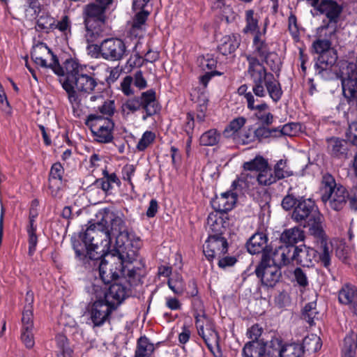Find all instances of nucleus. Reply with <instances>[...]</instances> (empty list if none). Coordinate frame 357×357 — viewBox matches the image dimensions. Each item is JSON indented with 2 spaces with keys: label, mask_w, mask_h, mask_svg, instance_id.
<instances>
[{
  "label": "nucleus",
  "mask_w": 357,
  "mask_h": 357,
  "mask_svg": "<svg viewBox=\"0 0 357 357\" xmlns=\"http://www.w3.org/2000/svg\"><path fill=\"white\" fill-rule=\"evenodd\" d=\"M149 12L145 10L138 11L132 23V26L130 29V33L135 37H141L143 31L145 29L146 21L149 15Z\"/></svg>",
  "instance_id": "c756f323"
},
{
  "label": "nucleus",
  "mask_w": 357,
  "mask_h": 357,
  "mask_svg": "<svg viewBox=\"0 0 357 357\" xmlns=\"http://www.w3.org/2000/svg\"><path fill=\"white\" fill-rule=\"evenodd\" d=\"M105 9L98 4H88L84 9L85 38L88 43L93 42L103 31Z\"/></svg>",
  "instance_id": "6e6552de"
},
{
  "label": "nucleus",
  "mask_w": 357,
  "mask_h": 357,
  "mask_svg": "<svg viewBox=\"0 0 357 357\" xmlns=\"http://www.w3.org/2000/svg\"><path fill=\"white\" fill-rule=\"evenodd\" d=\"M338 300L340 303L349 306L353 313L357 316V287L347 284L339 291Z\"/></svg>",
  "instance_id": "4be33fe9"
},
{
  "label": "nucleus",
  "mask_w": 357,
  "mask_h": 357,
  "mask_svg": "<svg viewBox=\"0 0 357 357\" xmlns=\"http://www.w3.org/2000/svg\"><path fill=\"white\" fill-rule=\"evenodd\" d=\"M94 139L100 143H109L113 139L114 123L109 117L100 114H91L86 121Z\"/></svg>",
  "instance_id": "9d476101"
},
{
  "label": "nucleus",
  "mask_w": 357,
  "mask_h": 357,
  "mask_svg": "<svg viewBox=\"0 0 357 357\" xmlns=\"http://www.w3.org/2000/svg\"><path fill=\"white\" fill-rule=\"evenodd\" d=\"M256 183H257V177L248 172H243L236 180L233 181L231 187L234 190L239 187L242 190L251 191L255 189Z\"/></svg>",
  "instance_id": "2f4dec72"
},
{
  "label": "nucleus",
  "mask_w": 357,
  "mask_h": 357,
  "mask_svg": "<svg viewBox=\"0 0 357 357\" xmlns=\"http://www.w3.org/2000/svg\"><path fill=\"white\" fill-rule=\"evenodd\" d=\"M265 35H256L253 38V55H247L248 61V73L250 75L254 85L252 91L259 98L265 97L266 89L270 97L275 102L279 100L282 94L280 84L271 73H268L264 66L258 61L257 57L261 59L268 53H271L267 43L264 39Z\"/></svg>",
  "instance_id": "7ed1b4c3"
},
{
  "label": "nucleus",
  "mask_w": 357,
  "mask_h": 357,
  "mask_svg": "<svg viewBox=\"0 0 357 357\" xmlns=\"http://www.w3.org/2000/svg\"><path fill=\"white\" fill-rule=\"evenodd\" d=\"M225 222L221 217L220 212L215 211L211 213L207 218V227L212 235L221 236L225 230Z\"/></svg>",
  "instance_id": "7c9ffc66"
},
{
  "label": "nucleus",
  "mask_w": 357,
  "mask_h": 357,
  "mask_svg": "<svg viewBox=\"0 0 357 357\" xmlns=\"http://www.w3.org/2000/svg\"><path fill=\"white\" fill-rule=\"evenodd\" d=\"M269 351L276 349L278 357H303V347L299 344H290L282 347V342L278 337H273L269 344H266Z\"/></svg>",
  "instance_id": "a211bd4d"
},
{
  "label": "nucleus",
  "mask_w": 357,
  "mask_h": 357,
  "mask_svg": "<svg viewBox=\"0 0 357 357\" xmlns=\"http://www.w3.org/2000/svg\"><path fill=\"white\" fill-rule=\"evenodd\" d=\"M301 129V126L296 123H287L279 130H274L273 132H279L281 135L294 136Z\"/></svg>",
  "instance_id": "864d4df0"
},
{
  "label": "nucleus",
  "mask_w": 357,
  "mask_h": 357,
  "mask_svg": "<svg viewBox=\"0 0 357 357\" xmlns=\"http://www.w3.org/2000/svg\"><path fill=\"white\" fill-rule=\"evenodd\" d=\"M86 291L90 299L88 314L94 326H100L107 320L114 307L105 300V290L100 285V280L91 282Z\"/></svg>",
  "instance_id": "39448f33"
},
{
  "label": "nucleus",
  "mask_w": 357,
  "mask_h": 357,
  "mask_svg": "<svg viewBox=\"0 0 357 357\" xmlns=\"http://www.w3.org/2000/svg\"><path fill=\"white\" fill-rule=\"evenodd\" d=\"M248 86L245 84L241 85L238 89V93L241 96H244L246 102L247 106L248 109L253 108V103H255L257 100H255L254 95L251 91H248Z\"/></svg>",
  "instance_id": "13d9d810"
},
{
  "label": "nucleus",
  "mask_w": 357,
  "mask_h": 357,
  "mask_svg": "<svg viewBox=\"0 0 357 357\" xmlns=\"http://www.w3.org/2000/svg\"><path fill=\"white\" fill-rule=\"evenodd\" d=\"M316 303L312 301L306 304L303 309L304 319L310 324L312 325L317 314L316 310Z\"/></svg>",
  "instance_id": "6e6d98bb"
},
{
  "label": "nucleus",
  "mask_w": 357,
  "mask_h": 357,
  "mask_svg": "<svg viewBox=\"0 0 357 357\" xmlns=\"http://www.w3.org/2000/svg\"><path fill=\"white\" fill-rule=\"evenodd\" d=\"M244 357H278L275 349L271 351L267 349L266 344L262 342H248L243 349Z\"/></svg>",
  "instance_id": "412c9836"
},
{
  "label": "nucleus",
  "mask_w": 357,
  "mask_h": 357,
  "mask_svg": "<svg viewBox=\"0 0 357 357\" xmlns=\"http://www.w3.org/2000/svg\"><path fill=\"white\" fill-rule=\"evenodd\" d=\"M103 257L99 264L100 278H95L92 282L96 280H100V285L107 284L113 281L121 280V275L123 274V264L128 262L121 256H117L116 253L110 251L105 252L99 259Z\"/></svg>",
  "instance_id": "423d86ee"
},
{
  "label": "nucleus",
  "mask_w": 357,
  "mask_h": 357,
  "mask_svg": "<svg viewBox=\"0 0 357 357\" xmlns=\"http://www.w3.org/2000/svg\"><path fill=\"white\" fill-rule=\"evenodd\" d=\"M197 62L201 70L206 72L213 71L217 63L216 60L208 54L199 57Z\"/></svg>",
  "instance_id": "3c124183"
},
{
  "label": "nucleus",
  "mask_w": 357,
  "mask_h": 357,
  "mask_svg": "<svg viewBox=\"0 0 357 357\" xmlns=\"http://www.w3.org/2000/svg\"><path fill=\"white\" fill-rule=\"evenodd\" d=\"M195 316L198 333L211 349L213 344L217 342V333L204 316L199 314H195Z\"/></svg>",
  "instance_id": "aec40b11"
},
{
  "label": "nucleus",
  "mask_w": 357,
  "mask_h": 357,
  "mask_svg": "<svg viewBox=\"0 0 357 357\" xmlns=\"http://www.w3.org/2000/svg\"><path fill=\"white\" fill-rule=\"evenodd\" d=\"M71 26V22L67 15H64L61 17L60 21L55 22L54 29H57L61 32L66 33L70 31Z\"/></svg>",
  "instance_id": "680f3d73"
},
{
  "label": "nucleus",
  "mask_w": 357,
  "mask_h": 357,
  "mask_svg": "<svg viewBox=\"0 0 357 357\" xmlns=\"http://www.w3.org/2000/svg\"><path fill=\"white\" fill-rule=\"evenodd\" d=\"M262 333V328L257 324H255L248 331L247 335L252 340L250 342H262L264 344H269L270 341H264V339H259Z\"/></svg>",
  "instance_id": "4d7b16f0"
},
{
  "label": "nucleus",
  "mask_w": 357,
  "mask_h": 357,
  "mask_svg": "<svg viewBox=\"0 0 357 357\" xmlns=\"http://www.w3.org/2000/svg\"><path fill=\"white\" fill-rule=\"evenodd\" d=\"M298 201L294 196L288 195L283 198L282 206L284 209L288 211L293 208H294Z\"/></svg>",
  "instance_id": "774afa93"
},
{
  "label": "nucleus",
  "mask_w": 357,
  "mask_h": 357,
  "mask_svg": "<svg viewBox=\"0 0 357 357\" xmlns=\"http://www.w3.org/2000/svg\"><path fill=\"white\" fill-rule=\"evenodd\" d=\"M88 49L93 56L112 61L121 60L127 52L124 42L116 38L105 39L99 45H89Z\"/></svg>",
  "instance_id": "1a4fd4ad"
},
{
  "label": "nucleus",
  "mask_w": 357,
  "mask_h": 357,
  "mask_svg": "<svg viewBox=\"0 0 357 357\" xmlns=\"http://www.w3.org/2000/svg\"><path fill=\"white\" fill-rule=\"evenodd\" d=\"M169 288L176 295H181L185 290V284L181 275L176 274L167 282Z\"/></svg>",
  "instance_id": "49530a36"
},
{
  "label": "nucleus",
  "mask_w": 357,
  "mask_h": 357,
  "mask_svg": "<svg viewBox=\"0 0 357 357\" xmlns=\"http://www.w3.org/2000/svg\"><path fill=\"white\" fill-rule=\"evenodd\" d=\"M90 69V67L82 65L73 59H66L63 64L66 76L61 84L76 116H79L82 113L84 98L91 96L90 100L94 102L102 98L103 84Z\"/></svg>",
  "instance_id": "f03ea898"
},
{
  "label": "nucleus",
  "mask_w": 357,
  "mask_h": 357,
  "mask_svg": "<svg viewBox=\"0 0 357 357\" xmlns=\"http://www.w3.org/2000/svg\"><path fill=\"white\" fill-rule=\"evenodd\" d=\"M331 46V42L326 39L317 40L313 43L315 52L319 54L315 64L319 73L326 71L336 62V53Z\"/></svg>",
  "instance_id": "ddd939ff"
},
{
  "label": "nucleus",
  "mask_w": 357,
  "mask_h": 357,
  "mask_svg": "<svg viewBox=\"0 0 357 357\" xmlns=\"http://www.w3.org/2000/svg\"><path fill=\"white\" fill-rule=\"evenodd\" d=\"M102 287L105 290V300L114 308L124 301L128 294V287L124 278L115 281L108 289L107 284H103Z\"/></svg>",
  "instance_id": "f3484780"
},
{
  "label": "nucleus",
  "mask_w": 357,
  "mask_h": 357,
  "mask_svg": "<svg viewBox=\"0 0 357 357\" xmlns=\"http://www.w3.org/2000/svg\"><path fill=\"white\" fill-rule=\"evenodd\" d=\"M114 102L113 100L105 101L104 104L99 108L100 113L103 115L111 116L114 112Z\"/></svg>",
  "instance_id": "69168bd1"
},
{
  "label": "nucleus",
  "mask_w": 357,
  "mask_h": 357,
  "mask_svg": "<svg viewBox=\"0 0 357 357\" xmlns=\"http://www.w3.org/2000/svg\"><path fill=\"white\" fill-rule=\"evenodd\" d=\"M328 149L332 155L339 158L346 155L347 149L343 140L332 138L328 142Z\"/></svg>",
  "instance_id": "58836bf2"
},
{
  "label": "nucleus",
  "mask_w": 357,
  "mask_h": 357,
  "mask_svg": "<svg viewBox=\"0 0 357 357\" xmlns=\"http://www.w3.org/2000/svg\"><path fill=\"white\" fill-rule=\"evenodd\" d=\"M36 215V214H33L32 212L30 213L29 225L27 228L29 255H32L34 253L38 243V238L36 235V226L34 224Z\"/></svg>",
  "instance_id": "c9c22d12"
},
{
  "label": "nucleus",
  "mask_w": 357,
  "mask_h": 357,
  "mask_svg": "<svg viewBox=\"0 0 357 357\" xmlns=\"http://www.w3.org/2000/svg\"><path fill=\"white\" fill-rule=\"evenodd\" d=\"M321 199L326 207L334 211L341 210L349 197L347 189L340 184H337L331 175H325L322 180Z\"/></svg>",
  "instance_id": "0eeeda50"
},
{
  "label": "nucleus",
  "mask_w": 357,
  "mask_h": 357,
  "mask_svg": "<svg viewBox=\"0 0 357 357\" xmlns=\"http://www.w3.org/2000/svg\"><path fill=\"white\" fill-rule=\"evenodd\" d=\"M294 249L293 246L288 245L279 246L271 254L273 264L278 267L289 264L294 260Z\"/></svg>",
  "instance_id": "5701e85b"
},
{
  "label": "nucleus",
  "mask_w": 357,
  "mask_h": 357,
  "mask_svg": "<svg viewBox=\"0 0 357 357\" xmlns=\"http://www.w3.org/2000/svg\"><path fill=\"white\" fill-rule=\"evenodd\" d=\"M135 172V167L133 165L128 164L122 169V178L124 181H128L132 189L134 188V185L132 182V177L134 176Z\"/></svg>",
  "instance_id": "052dcab7"
},
{
  "label": "nucleus",
  "mask_w": 357,
  "mask_h": 357,
  "mask_svg": "<svg viewBox=\"0 0 357 357\" xmlns=\"http://www.w3.org/2000/svg\"><path fill=\"white\" fill-rule=\"evenodd\" d=\"M307 3L321 14H324L330 21H336L342 8L332 0H306Z\"/></svg>",
  "instance_id": "6ab92c4d"
},
{
  "label": "nucleus",
  "mask_w": 357,
  "mask_h": 357,
  "mask_svg": "<svg viewBox=\"0 0 357 357\" xmlns=\"http://www.w3.org/2000/svg\"><path fill=\"white\" fill-rule=\"evenodd\" d=\"M292 219L297 222H303L308 220V225L311 233L317 238H321V248L323 252L321 259L325 266L329 264L330 252L326 239L324 237L322 227V216L317 211L314 201L311 199H301L294 208L291 214Z\"/></svg>",
  "instance_id": "20e7f679"
},
{
  "label": "nucleus",
  "mask_w": 357,
  "mask_h": 357,
  "mask_svg": "<svg viewBox=\"0 0 357 357\" xmlns=\"http://www.w3.org/2000/svg\"><path fill=\"white\" fill-rule=\"evenodd\" d=\"M153 349V344L150 343L146 337H140L137 342L135 357H149Z\"/></svg>",
  "instance_id": "a19ab883"
},
{
  "label": "nucleus",
  "mask_w": 357,
  "mask_h": 357,
  "mask_svg": "<svg viewBox=\"0 0 357 357\" xmlns=\"http://www.w3.org/2000/svg\"><path fill=\"white\" fill-rule=\"evenodd\" d=\"M155 139V135L154 132L149 130L145 131L138 142L136 149L139 151H144L154 142Z\"/></svg>",
  "instance_id": "de8ad7c7"
},
{
  "label": "nucleus",
  "mask_w": 357,
  "mask_h": 357,
  "mask_svg": "<svg viewBox=\"0 0 357 357\" xmlns=\"http://www.w3.org/2000/svg\"><path fill=\"white\" fill-rule=\"evenodd\" d=\"M303 349L305 348L307 351H317L321 347V339L315 335L306 337L303 340Z\"/></svg>",
  "instance_id": "8fccbe9b"
},
{
  "label": "nucleus",
  "mask_w": 357,
  "mask_h": 357,
  "mask_svg": "<svg viewBox=\"0 0 357 357\" xmlns=\"http://www.w3.org/2000/svg\"><path fill=\"white\" fill-rule=\"evenodd\" d=\"M268 162L264 157L256 155L255 158L250 161L243 163L245 171H255L260 172L264 168L268 167Z\"/></svg>",
  "instance_id": "4c0bfd02"
},
{
  "label": "nucleus",
  "mask_w": 357,
  "mask_h": 357,
  "mask_svg": "<svg viewBox=\"0 0 357 357\" xmlns=\"http://www.w3.org/2000/svg\"><path fill=\"white\" fill-rule=\"evenodd\" d=\"M241 36L237 33L224 36L221 40L218 49L223 55L234 53L239 47Z\"/></svg>",
  "instance_id": "cd10ccee"
},
{
  "label": "nucleus",
  "mask_w": 357,
  "mask_h": 357,
  "mask_svg": "<svg viewBox=\"0 0 357 357\" xmlns=\"http://www.w3.org/2000/svg\"><path fill=\"white\" fill-rule=\"evenodd\" d=\"M256 274L262 283L267 287H273L278 281L280 272L279 267L270 264V259H264L256 268Z\"/></svg>",
  "instance_id": "dca6fc26"
},
{
  "label": "nucleus",
  "mask_w": 357,
  "mask_h": 357,
  "mask_svg": "<svg viewBox=\"0 0 357 357\" xmlns=\"http://www.w3.org/2000/svg\"><path fill=\"white\" fill-rule=\"evenodd\" d=\"M257 181L259 185L266 186L275 183L277 179L271 169L268 166V167L264 168L258 173L257 176Z\"/></svg>",
  "instance_id": "a18cd8bd"
},
{
  "label": "nucleus",
  "mask_w": 357,
  "mask_h": 357,
  "mask_svg": "<svg viewBox=\"0 0 357 357\" xmlns=\"http://www.w3.org/2000/svg\"><path fill=\"white\" fill-rule=\"evenodd\" d=\"M344 96L347 99L356 98L357 94V63H343L339 75Z\"/></svg>",
  "instance_id": "9b49d317"
},
{
  "label": "nucleus",
  "mask_w": 357,
  "mask_h": 357,
  "mask_svg": "<svg viewBox=\"0 0 357 357\" xmlns=\"http://www.w3.org/2000/svg\"><path fill=\"white\" fill-rule=\"evenodd\" d=\"M31 58L37 65L51 68L59 75H63V69L59 66L56 57L45 43H38L33 47Z\"/></svg>",
  "instance_id": "f8f14e48"
},
{
  "label": "nucleus",
  "mask_w": 357,
  "mask_h": 357,
  "mask_svg": "<svg viewBox=\"0 0 357 357\" xmlns=\"http://www.w3.org/2000/svg\"><path fill=\"white\" fill-rule=\"evenodd\" d=\"M36 25L38 29L48 32L54 29L55 20L48 13L42 12L40 15L38 16Z\"/></svg>",
  "instance_id": "79ce46f5"
},
{
  "label": "nucleus",
  "mask_w": 357,
  "mask_h": 357,
  "mask_svg": "<svg viewBox=\"0 0 357 357\" xmlns=\"http://www.w3.org/2000/svg\"><path fill=\"white\" fill-rule=\"evenodd\" d=\"M227 252V242L218 235H210L203 246L206 258L211 261L215 258H220Z\"/></svg>",
  "instance_id": "4468645a"
},
{
  "label": "nucleus",
  "mask_w": 357,
  "mask_h": 357,
  "mask_svg": "<svg viewBox=\"0 0 357 357\" xmlns=\"http://www.w3.org/2000/svg\"><path fill=\"white\" fill-rule=\"evenodd\" d=\"M267 237L263 233H256L252 235L247 243L248 251L252 254H258L262 252L266 246Z\"/></svg>",
  "instance_id": "c85d7f7f"
},
{
  "label": "nucleus",
  "mask_w": 357,
  "mask_h": 357,
  "mask_svg": "<svg viewBox=\"0 0 357 357\" xmlns=\"http://www.w3.org/2000/svg\"><path fill=\"white\" fill-rule=\"evenodd\" d=\"M25 15L29 20L36 19L42 13L39 2L29 0V5L24 8Z\"/></svg>",
  "instance_id": "603ef678"
},
{
  "label": "nucleus",
  "mask_w": 357,
  "mask_h": 357,
  "mask_svg": "<svg viewBox=\"0 0 357 357\" xmlns=\"http://www.w3.org/2000/svg\"><path fill=\"white\" fill-rule=\"evenodd\" d=\"M101 219L90 225L81 236L84 248L74 245L76 257L83 263L96 261L110 251L132 262L141 247L139 237L127 229L121 213L106 211L99 213Z\"/></svg>",
  "instance_id": "f257e3e1"
},
{
  "label": "nucleus",
  "mask_w": 357,
  "mask_h": 357,
  "mask_svg": "<svg viewBox=\"0 0 357 357\" xmlns=\"http://www.w3.org/2000/svg\"><path fill=\"white\" fill-rule=\"evenodd\" d=\"M270 135L271 131L266 128L260 127L256 130L249 128L243 129L236 140L243 144H248L257 139L260 140L262 137H268Z\"/></svg>",
  "instance_id": "a878e982"
},
{
  "label": "nucleus",
  "mask_w": 357,
  "mask_h": 357,
  "mask_svg": "<svg viewBox=\"0 0 357 357\" xmlns=\"http://www.w3.org/2000/svg\"><path fill=\"white\" fill-rule=\"evenodd\" d=\"M236 201V193L229 191L223 192L220 196L217 197L212 201L211 204L215 211L226 213L234 208Z\"/></svg>",
  "instance_id": "b1692460"
},
{
  "label": "nucleus",
  "mask_w": 357,
  "mask_h": 357,
  "mask_svg": "<svg viewBox=\"0 0 357 357\" xmlns=\"http://www.w3.org/2000/svg\"><path fill=\"white\" fill-rule=\"evenodd\" d=\"M63 172L62 165L59 162L54 163L52 166L50 173L49 188L53 197L59 195Z\"/></svg>",
  "instance_id": "bb28decb"
},
{
  "label": "nucleus",
  "mask_w": 357,
  "mask_h": 357,
  "mask_svg": "<svg viewBox=\"0 0 357 357\" xmlns=\"http://www.w3.org/2000/svg\"><path fill=\"white\" fill-rule=\"evenodd\" d=\"M273 174L277 181L291 176L292 172L287 166V160L280 159L274 166Z\"/></svg>",
  "instance_id": "37998d69"
},
{
  "label": "nucleus",
  "mask_w": 357,
  "mask_h": 357,
  "mask_svg": "<svg viewBox=\"0 0 357 357\" xmlns=\"http://www.w3.org/2000/svg\"><path fill=\"white\" fill-rule=\"evenodd\" d=\"M22 328L32 330L33 328V307L24 306L22 317Z\"/></svg>",
  "instance_id": "5fc2aeb1"
},
{
  "label": "nucleus",
  "mask_w": 357,
  "mask_h": 357,
  "mask_svg": "<svg viewBox=\"0 0 357 357\" xmlns=\"http://www.w3.org/2000/svg\"><path fill=\"white\" fill-rule=\"evenodd\" d=\"M56 343L57 357H71L72 350L69 347L66 337L63 334H58L55 337Z\"/></svg>",
  "instance_id": "ea45409f"
},
{
  "label": "nucleus",
  "mask_w": 357,
  "mask_h": 357,
  "mask_svg": "<svg viewBox=\"0 0 357 357\" xmlns=\"http://www.w3.org/2000/svg\"><path fill=\"white\" fill-rule=\"evenodd\" d=\"M262 60L266 62L272 71L275 73L280 71L282 63L280 58L275 52H271L268 53Z\"/></svg>",
  "instance_id": "09e8293b"
},
{
  "label": "nucleus",
  "mask_w": 357,
  "mask_h": 357,
  "mask_svg": "<svg viewBox=\"0 0 357 357\" xmlns=\"http://www.w3.org/2000/svg\"><path fill=\"white\" fill-rule=\"evenodd\" d=\"M347 138L351 143L357 146V122L349 125L347 132Z\"/></svg>",
  "instance_id": "0e129e2a"
},
{
  "label": "nucleus",
  "mask_w": 357,
  "mask_h": 357,
  "mask_svg": "<svg viewBox=\"0 0 357 357\" xmlns=\"http://www.w3.org/2000/svg\"><path fill=\"white\" fill-rule=\"evenodd\" d=\"M31 331L32 330H24L22 328L21 338L27 348H32L34 345V340Z\"/></svg>",
  "instance_id": "338daca9"
},
{
  "label": "nucleus",
  "mask_w": 357,
  "mask_h": 357,
  "mask_svg": "<svg viewBox=\"0 0 357 357\" xmlns=\"http://www.w3.org/2000/svg\"><path fill=\"white\" fill-rule=\"evenodd\" d=\"M133 82V79L130 76H126L121 83V89L122 92L126 95L130 96L133 93V91L132 89V84Z\"/></svg>",
  "instance_id": "e2e57ef3"
},
{
  "label": "nucleus",
  "mask_w": 357,
  "mask_h": 357,
  "mask_svg": "<svg viewBox=\"0 0 357 357\" xmlns=\"http://www.w3.org/2000/svg\"><path fill=\"white\" fill-rule=\"evenodd\" d=\"M245 26L243 29L244 33L256 35H265L266 33V24L262 30H260L259 22V16L253 10H248L245 13Z\"/></svg>",
  "instance_id": "393cba45"
},
{
  "label": "nucleus",
  "mask_w": 357,
  "mask_h": 357,
  "mask_svg": "<svg viewBox=\"0 0 357 357\" xmlns=\"http://www.w3.org/2000/svg\"><path fill=\"white\" fill-rule=\"evenodd\" d=\"M319 241V250H316L314 248L307 247L305 245H300L298 247L294 248V260L296 262L303 266L309 267L313 265V261H316L317 258L319 257V260L321 261L323 264H324L321 259V255L323 252V250L321 248V238H318ZM330 248V247L328 246ZM331 252V250H329ZM331 260L329 261V262ZM330 264V263L327 265V266ZM325 266V265H324Z\"/></svg>",
  "instance_id": "2eb2a0df"
},
{
  "label": "nucleus",
  "mask_w": 357,
  "mask_h": 357,
  "mask_svg": "<svg viewBox=\"0 0 357 357\" xmlns=\"http://www.w3.org/2000/svg\"><path fill=\"white\" fill-rule=\"evenodd\" d=\"M220 135L215 129L209 130L203 133L200 138L199 142L202 146H213L220 140Z\"/></svg>",
  "instance_id": "c03bdc74"
},
{
  "label": "nucleus",
  "mask_w": 357,
  "mask_h": 357,
  "mask_svg": "<svg viewBox=\"0 0 357 357\" xmlns=\"http://www.w3.org/2000/svg\"><path fill=\"white\" fill-rule=\"evenodd\" d=\"M155 101V93L153 90H149L142 93L140 102L149 116L152 115L156 112Z\"/></svg>",
  "instance_id": "e433bc0d"
},
{
  "label": "nucleus",
  "mask_w": 357,
  "mask_h": 357,
  "mask_svg": "<svg viewBox=\"0 0 357 357\" xmlns=\"http://www.w3.org/2000/svg\"><path fill=\"white\" fill-rule=\"evenodd\" d=\"M280 239L286 245L292 246V245L304 239V233L300 228L293 227L283 231Z\"/></svg>",
  "instance_id": "72a5a7b5"
},
{
  "label": "nucleus",
  "mask_w": 357,
  "mask_h": 357,
  "mask_svg": "<svg viewBox=\"0 0 357 357\" xmlns=\"http://www.w3.org/2000/svg\"><path fill=\"white\" fill-rule=\"evenodd\" d=\"M247 120L243 116H239L229 122L227 126L224 130V135L226 137H233L236 139L238 134L243 130Z\"/></svg>",
  "instance_id": "473e14b6"
},
{
  "label": "nucleus",
  "mask_w": 357,
  "mask_h": 357,
  "mask_svg": "<svg viewBox=\"0 0 357 357\" xmlns=\"http://www.w3.org/2000/svg\"><path fill=\"white\" fill-rule=\"evenodd\" d=\"M142 105L138 99L132 98L128 100L122 105V109L127 114L132 113L140 109Z\"/></svg>",
  "instance_id": "bf43d9fd"
},
{
  "label": "nucleus",
  "mask_w": 357,
  "mask_h": 357,
  "mask_svg": "<svg viewBox=\"0 0 357 357\" xmlns=\"http://www.w3.org/2000/svg\"><path fill=\"white\" fill-rule=\"evenodd\" d=\"M250 109L252 111H255V114L256 117L262 123L267 125L272 123L273 120V116L271 113L269 107L267 104L261 103L255 105V103H253V108Z\"/></svg>",
  "instance_id": "f704fd0d"
}]
</instances>
